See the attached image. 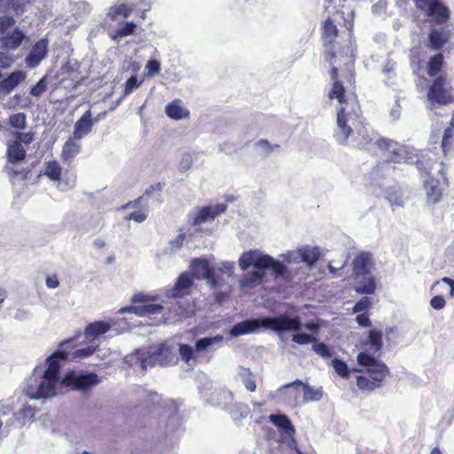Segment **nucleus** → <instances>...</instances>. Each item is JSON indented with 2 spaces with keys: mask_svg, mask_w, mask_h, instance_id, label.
I'll list each match as a JSON object with an SVG mask.
<instances>
[{
  "mask_svg": "<svg viewBox=\"0 0 454 454\" xmlns=\"http://www.w3.org/2000/svg\"><path fill=\"white\" fill-rule=\"evenodd\" d=\"M193 349L188 344H180L179 345V354L181 358L186 363L189 364L192 359L195 360L193 356Z\"/></svg>",
  "mask_w": 454,
  "mask_h": 454,
  "instance_id": "a18cd8bd",
  "label": "nucleus"
},
{
  "mask_svg": "<svg viewBox=\"0 0 454 454\" xmlns=\"http://www.w3.org/2000/svg\"><path fill=\"white\" fill-rule=\"evenodd\" d=\"M444 65V56L442 52H437L429 58L427 65V73L430 77H436L442 71Z\"/></svg>",
  "mask_w": 454,
  "mask_h": 454,
  "instance_id": "cd10ccee",
  "label": "nucleus"
},
{
  "mask_svg": "<svg viewBox=\"0 0 454 454\" xmlns=\"http://www.w3.org/2000/svg\"><path fill=\"white\" fill-rule=\"evenodd\" d=\"M228 297V294L227 293H223V292H218L215 294V301L217 302V303H222Z\"/></svg>",
  "mask_w": 454,
  "mask_h": 454,
  "instance_id": "774afa93",
  "label": "nucleus"
},
{
  "mask_svg": "<svg viewBox=\"0 0 454 454\" xmlns=\"http://www.w3.org/2000/svg\"><path fill=\"white\" fill-rule=\"evenodd\" d=\"M193 284V275L189 271L182 272L177 278L174 286L168 291V295L172 298H183L190 294Z\"/></svg>",
  "mask_w": 454,
  "mask_h": 454,
  "instance_id": "4468645a",
  "label": "nucleus"
},
{
  "mask_svg": "<svg viewBox=\"0 0 454 454\" xmlns=\"http://www.w3.org/2000/svg\"><path fill=\"white\" fill-rule=\"evenodd\" d=\"M417 167L421 177L430 176L432 170L436 168L437 173L442 176L443 184L449 186V180L446 176L445 164L432 158L427 153L416 150L412 163Z\"/></svg>",
  "mask_w": 454,
  "mask_h": 454,
  "instance_id": "6e6552de",
  "label": "nucleus"
},
{
  "mask_svg": "<svg viewBox=\"0 0 454 454\" xmlns=\"http://www.w3.org/2000/svg\"><path fill=\"white\" fill-rule=\"evenodd\" d=\"M260 327H262V319H247L236 324L231 330L232 336H239L256 332Z\"/></svg>",
  "mask_w": 454,
  "mask_h": 454,
  "instance_id": "5701e85b",
  "label": "nucleus"
},
{
  "mask_svg": "<svg viewBox=\"0 0 454 454\" xmlns=\"http://www.w3.org/2000/svg\"><path fill=\"white\" fill-rule=\"evenodd\" d=\"M33 140L34 134L32 132H17V140L15 142H20V145H29Z\"/></svg>",
  "mask_w": 454,
  "mask_h": 454,
  "instance_id": "5fc2aeb1",
  "label": "nucleus"
},
{
  "mask_svg": "<svg viewBox=\"0 0 454 454\" xmlns=\"http://www.w3.org/2000/svg\"><path fill=\"white\" fill-rule=\"evenodd\" d=\"M145 68L147 70L148 75H155L160 70V63L157 59H150L147 62Z\"/></svg>",
  "mask_w": 454,
  "mask_h": 454,
  "instance_id": "3c124183",
  "label": "nucleus"
},
{
  "mask_svg": "<svg viewBox=\"0 0 454 454\" xmlns=\"http://www.w3.org/2000/svg\"><path fill=\"white\" fill-rule=\"evenodd\" d=\"M48 52V41L47 39H40L37 41L30 50V52L26 57V64L28 67H36L41 61L46 57Z\"/></svg>",
  "mask_w": 454,
  "mask_h": 454,
  "instance_id": "f3484780",
  "label": "nucleus"
},
{
  "mask_svg": "<svg viewBox=\"0 0 454 454\" xmlns=\"http://www.w3.org/2000/svg\"><path fill=\"white\" fill-rule=\"evenodd\" d=\"M292 340L300 345H306L310 342H316L317 339L308 333H295L293 334Z\"/></svg>",
  "mask_w": 454,
  "mask_h": 454,
  "instance_id": "49530a36",
  "label": "nucleus"
},
{
  "mask_svg": "<svg viewBox=\"0 0 454 454\" xmlns=\"http://www.w3.org/2000/svg\"><path fill=\"white\" fill-rule=\"evenodd\" d=\"M15 24V20L10 16L0 17V34L4 35Z\"/></svg>",
  "mask_w": 454,
  "mask_h": 454,
  "instance_id": "de8ad7c7",
  "label": "nucleus"
},
{
  "mask_svg": "<svg viewBox=\"0 0 454 454\" xmlns=\"http://www.w3.org/2000/svg\"><path fill=\"white\" fill-rule=\"evenodd\" d=\"M93 128L92 113L88 109L74 123L73 137L81 139L90 134Z\"/></svg>",
  "mask_w": 454,
  "mask_h": 454,
  "instance_id": "412c9836",
  "label": "nucleus"
},
{
  "mask_svg": "<svg viewBox=\"0 0 454 454\" xmlns=\"http://www.w3.org/2000/svg\"><path fill=\"white\" fill-rule=\"evenodd\" d=\"M372 306V302L369 297L361 298L354 306V312H363L367 311L368 309Z\"/></svg>",
  "mask_w": 454,
  "mask_h": 454,
  "instance_id": "09e8293b",
  "label": "nucleus"
},
{
  "mask_svg": "<svg viewBox=\"0 0 454 454\" xmlns=\"http://www.w3.org/2000/svg\"><path fill=\"white\" fill-rule=\"evenodd\" d=\"M165 186V184L164 183H156V184H153L152 185H150L145 192L144 195L145 196H147V197H150V196H153L154 193H160L163 187Z\"/></svg>",
  "mask_w": 454,
  "mask_h": 454,
  "instance_id": "6e6d98bb",
  "label": "nucleus"
},
{
  "mask_svg": "<svg viewBox=\"0 0 454 454\" xmlns=\"http://www.w3.org/2000/svg\"><path fill=\"white\" fill-rule=\"evenodd\" d=\"M256 145L262 148L265 153H270L274 149H278L279 145H271L267 139H260L256 142Z\"/></svg>",
  "mask_w": 454,
  "mask_h": 454,
  "instance_id": "864d4df0",
  "label": "nucleus"
},
{
  "mask_svg": "<svg viewBox=\"0 0 454 454\" xmlns=\"http://www.w3.org/2000/svg\"><path fill=\"white\" fill-rule=\"evenodd\" d=\"M100 382L98 375L95 372L78 373L74 371L67 372L62 384L72 390L87 392Z\"/></svg>",
  "mask_w": 454,
  "mask_h": 454,
  "instance_id": "1a4fd4ad",
  "label": "nucleus"
},
{
  "mask_svg": "<svg viewBox=\"0 0 454 454\" xmlns=\"http://www.w3.org/2000/svg\"><path fill=\"white\" fill-rule=\"evenodd\" d=\"M376 145L380 150L389 153L387 158V162L411 164L413 157H415V148L398 145L388 138L381 137L377 140Z\"/></svg>",
  "mask_w": 454,
  "mask_h": 454,
  "instance_id": "423d86ee",
  "label": "nucleus"
},
{
  "mask_svg": "<svg viewBox=\"0 0 454 454\" xmlns=\"http://www.w3.org/2000/svg\"><path fill=\"white\" fill-rule=\"evenodd\" d=\"M137 25L130 21L126 22L121 27L116 29L115 31L110 34V36L113 40H117L120 37L128 36L133 35L135 33V29Z\"/></svg>",
  "mask_w": 454,
  "mask_h": 454,
  "instance_id": "4c0bfd02",
  "label": "nucleus"
},
{
  "mask_svg": "<svg viewBox=\"0 0 454 454\" xmlns=\"http://www.w3.org/2000/svg\"><path fill=\"white\" fill-rule=\"evenodd\" d=\"M59 285L58 277L56 275L48 276L46 278V286L48 288H56Z\"/></svg>",
  "mask_w": 454,
  "mask_h": 454,
  "instance_id": "0e129e2a",
  "label": "nucleus"
},
{
  "mask_svg": "<svg viewBox=\"0 0 454 454\" xmlns=\"http://www.w3.org/2000/svg\"><path fill=\"white\" fill-rule=\"evenodd\" d=\"M146 214L143 211H136L130 213L126 219L127 220H134L137 223H142L146 219Z\"/></svg>",
  "mask_w": 454,
  "mask_h": 454,
  "instance_id": "680f3d73",
  "label": "nucleus"
},
{
  "mask_svg": "<svg viewBox=\"0 0 454 454\" xmlns=\"http://www.w3.org/2000/svg\"><path fill=\"white\" fill-rule=\"evenodd\" d=\"M139 85L140 82H138L137 77L136 75L130 76L125 82L124 94H129L133 91L134 89L137 88Z\"/></svg>",
  "mask_w": 454,
  "mask_h": 454,
  "instance_id": "603ef678",
  "label": "nucleus"
},
{
  "mask_svg": "<svg viewBox=\"0 0 454 454\" xmlns=\"http://www.w3.org/2000/svg\"><path fill=\"white\" fill-rule=\"evenodd\" d=\"M244 386L250 392H254L256 389V383L253 377L246 378L244 380Z\"/></svg>",
  "mask_w": 454,
  "mask_h": 454,
  "instance_id": "e2e57ef3",
  "label": "nucleus"
},
{
  "mask_svg": "<svg viewBox=\"0 0 454 454\" xmlns=\"http://www.w3.org/2000/svg\"><path fill=\"white\" fill-rule=\"evenodd\" d=\"M301 320L298 317H289L282 314L276 317H263L262 327L270 329L276 333L284 331H299L301 329Z\"/></svg>",
  "mask_w": 454,
  "mask_h": 454,
  "instance_id": "9b49d317",
  "label": "nucleus"
},
{
  "mask_svg": "<svg viewBox=\"0 0 454 454\" xmlns=\"http://www.w3.org/2000/svg\"><path fill=\"white\" fill-rule=\"evenodd\" d=\"M312 349L323 358H329L333 355V352L331 350V348L324 342L314 343Z\"/></svg>",
  "mask_w": 454,
  "mask_h": 454,
  "instance_id": "37998d69",
  "label": "nucleus"
},
{
  "mask_svg": "<svg viewBox=\"0 0 454 454\" xmlns=\"http://www.w3.org/2000/svg\"><path fill=\"white\" fill-rule=\"evenodd\" d=\"M25 38L24 33L20 28H15L11 34L2 37V44L10 50L17 49Z\"/></svg>",
  "mask_w": 454,
  "mask_h": 454,
  "instance_id": "bb28decb",
  "label": "nucleus"
},
{
  "mask_svg": "<svg viewBox=\"0 0 454 454\" xmlns=\"http://www.w3.org/2000/svg\"><path fill=\"white\" fill-rule=\"evenodd\" d=\"M129 311L134 312L136 315L139 317H152L153 315L162 314L164 308L160 304H141L131 306L127 309Z\"/></svg>",
  "mask_w": 454,
  "mask_h": 454,
  "instance_id": "393cba45",
  "label": "nucleus"
},
{
  "mask_svg": "<svg viewBox=\"0 0 454 454\" xmlns=\"http://www.w3.org/2000/svg\"><path fill=\"white\" fill-rule=\"evenodd\" d=\"M68 353H67L64 349L62 342L60 343L57 351H55L48 359V367L45 370L44 373L47 378L51 379H59V369H60V361H68Z\"/></svg>",
  "mask_w": 454,
  "mask_h": 454,
  "instance_id": "dca6fc26",
  "label": "nucleus"
},
{
  "mask_svg": "<svg viewBox=\"0 0 454 454\" xmlns=\"http://www.w3.org/2000/svg\"><path fill=\"white\" fill-rule=\"evenodd\" d=\"M36 410L35 408L32 407L31 405L26 404L23 406V408L19 411V414L21 416V418L26 420H32L35 418ZM23 424H25V421H23Z\"/></svg>",
  "mask_w": 454,
  "mask_h": 454,
  "instance_id": "8fccbe9b",
  "label": "nucleus"
},
{
  "mask_svg": "<svg viewBox=\"0 0 454 454\" xmlns=\"http://www.w3.org/2000/svg\"><path fill=\"white\" fill-rule=\"evenodd\" d=\"M376 289V282L373 277H369L363 284L355 287L357 294H372Z\"/></svg>",
  "mask_w": 454,
  "mask_h": 454,
  "instance_id": "ea45409f",
  "label": "nucleus"
},
{
  "mask_svg": "<svg viewBox=\"0 0 454 454\" xmlns=\"http://www.w3.org/2000/svg\"><path fill=\"white\" fill-rule=\"evenodd\" d=\"M430 305L434 309H442L445 307L446 301L442 295H435L430 300Z\"/></svg>",
  "mask_w": 454,
  "mask_h": 454,
  "instance_id": "13d9d810",
  "label": "nucleus"
},
{
  "mask_svg": "<svg viewBox=\"0 0 454 454\" xmlns=\"http://www.w3.org/2000/svg\"><path fill=\"white\" fill-rule=\"evenodd\" d=\"M442 185L445 186L439 179L430 177L424 182V189L426 191V200L429 204L438 203L443 194Z\"/></svg>",
  "mask_w": 454,
  "mask_h": 454,
  "instance_id": "6ab92c4d",
  "label": "nucleus"
},
{
  "mask_svg": "<svg viewBox=\"0 0 454 454\" xmlns=\"http://www.w3.org/2000/svg\"><path fill=\"white\" fill-rule=\"evenodd\" d=\"M59 381V379H50L45 374L40 380L32 376L27 380L24 392L30 399L50 398L56 395Z\"/></svg>",
  "mask_w": 454,
  "mask_h": 454,
  "instance_id": "0eeeda50",
  "label": "nucleus"
},
{
  "mask_svg": "<svg viewBox=\"0 0 454 454\" xmlns=\"http://www.w3.org/2000/svg\"><path fill=\"white\" fill-rule=\"evenodd\" d=\"M192 273L193 278L207 279L212 286L219 285L218 278L215 276V270L206 259L196 258L192 262Z\"/></svg>",
  "mask_w": 454,
  "mask_h": 454,
  "instance_id": "ddd939ff",
  "label": "nucleus"
},
{
  "mask_svg": "<svg viewBox=\"0 0 454 454\" xmlns=\"http://www.w3.org/2000/svg\"><path fill=\"white\" fill-rule=\"evenodd\" d=\"M299 252L301 261L309 266L315 264L320 257V252L317 247H303Z\"/></svg>",
  "mask_w": 454,
  "mask_h": 454,
  "instance_id": "c9c22d12",
  "label": "nucleus"
},
{
  "mask_svg": "<svg viewBox=\"0 0 454 454\" xmlns=\"http://www.w3.org/2000/svg\"><path fill=\"white\" fill-rule=\"evenodd\" d=\"M26 114L24 113H18L9 117V124L16 129H24L26 127Z\"/></svg>",
  "mask_w": 454,
  "mask_h": 454,
  "instance_id": "c03bdc74",
  "label": "nucleus"
},
{
  "mask_svg": "<svg viewBox=\"0 0 454 454\" xmlns=\"http://www.w3.org/2000/svg\"><path fill=\"white\" fill-rule=\"evenodd\" d=\"M132 11L133 7L129 4H115L110 7L107 12V18L112 21H115L120 18L126 19L131 14Z\"/></svg>",
  "mask_w": 454,
  "mask_h": 454,
  "instance_id": "c85d7f7f",
  "label": "nucleus"
},
{
  "mask_svg": "<svg viewBox=\"0 0 454 454\" xmlns=\"http://www.w3.org/2000/svg\"><path fill=\"white\" fill-rule=\"evenodd\" d=\"M111 328V325L104 321H95L90 323L85 328V335L87 338L97 337L107 333Z\"/></svg>",
  "mask_w": 454,
  "mask_h": 454,
  "instance_id": "7c9ffc66",
  "label": "nucleus"
},
{
  "mask_svg": "<svg viewBox=\"0 0 454 454\" xmlns=\"http://www.w3.org/2000/svg\"><path fill=\"white\" fill-rule=\"evenodd\" d=\"M239 264L242 270H247L251 265L257 270L270 269L275 278H279L286 272V267L283 262L274 260L269 254H262L257 249L244 252L239 259Z\"/></svg>",
  "mask_w": 454,
  "mask_h": 454,
  "instance_id": "7ed1b4c3",
  "label": "nucleus"
},
{
  "mask_svg": "<svg viewBox=\"0 0 454 454\" xmlns=\"http://www.w3.org/2000/svg\"><path fill=\"white\" fill-rule=\"evenodd\" d=\"M172 348L165 343L150 348L147 356L142 359V366H168L176 364Z\"/></svg>",
  "mask_w": 454,
  "mask_h": 454,
  "instance_id": "9d476101",
  "label": "nucleus"
},
{
  "mask_svg": "<svg viewBox=\"0 0 454 454\" xmlns=\"http://www.w3.org/2000/svg\"><path fill=\"white\" fill-rule=\"evenodd\" d=\"M416 8L422 12L434 0H412Z\"/></svg>",
  "mask_w": 454,
  "mask_h": 454,
  "instance_id": "69168bd1",
  "label": "nucleus"
},
{
  "mask_svg": "<svg viewBox=\"0 0 454 454\" xmlns=\"http://www.w3.org/2000/svg\"><path fill=\"white\" fill-rule=\"evenodd\" d=\"M270 420L279 429L290 434L294 432V426L289 418L285 414H272Z\"/></svg>",
  "mask_w": 454,
  "mask_h": 454,
  "instance_id": "473e14b6",
  "label": "nucleus"
},
{
  "mask_svg": "<svg viewBox=\"0 0 454 454\" xmlns=\"http://www.w3.org/2000/svg\"><path fill=\"white\" fill-rule=\"evenodd\" d=\"M302 387L303 388V401L304 402H316L323 398L324 391L322 387L315 388L308 384L302 383L301 380H296L294 382L288 383L284 387Z\"/></svg>",
  "mask_w": 454,
  "mask_h": 454,
  "instance_id": "4be33fe9",
  "label": "nucleus"
},
{
  "mask_svg": "<svg viewBox=\"0 0 454 454\" xmlns=\"http://www.w3.org/2000/svg\"><path fill=\"white\" fill-rule=\"evenodd\" d=\"M263 276H264V274L262 272H261L260 270H254V271L250 272L246 277L245 283L247 285H248V284L254 283L256 281H261L262 279Z\"/></svg>",
  "mask_w": 454,
  "mask_h": 454,
  "instance_id": "4d7b16f0",
  "label": "nucleus"
},
{
  "mask_svg": "<svg viewBox=\"0 0 454 454\" xmlns=\"http://www.w3.org/2000/svg\"><path fill=\"white\" fill-rule=\"evenodd\" d=\"M81 146L74 142V138H68L63 145L61 158L64 161L73 160L80 153Z\"/></svg>",
  "mask_w": 454,
  "mask_h": 454,
  "instance_id": "2f4dec72",
  "label": "nucleus"
},
{
  "mask_svg": "<svg viewBox=\"0 0 454 454\" xmlns=\"http://www.w3.org/2000/svg\"><path fill=\"white\" fill-rule=\"evenodd\" d=\"M166 114L173 120H181L188 118L190 115L189 110L182 106L180 99H174L168 103L165 108Z\"/></svg>",
  "mask_w": 454,
  "mask_h": 454,
  "instance_id": "a878e982",
  "label": "nucleus"
},
{
  "mask_svg": "<svg viewBox=\"0 0 454 454\" xmlns=\"http://www.w3.org/2000/svg\"><path fill=\"white\" fill-rule=\"evenodd\" d=\"M332 366L333 367L335 372L341 378L348 379L350 377V370L343 360L339 358L333 359Z\"/></svg>",
  "mask_w": 454,
  "mask_h": 454,
  "instance_id": "58836bf2",
  "label": "nucleus"
},
{
  "mask_svg": "<svg viewBox=\"0 0 454 454\" xmlns=\"http://www.w3.org/2000/svg\"><path fill=\"white\" fill-rule=\"evenodd\" d=\"M155 298L149 296L145 294H137L132 297V302L133 303H143L147 304L148 302L154 301Z\"/></svg>",
  "mask_w": 454,
  "mask_h": 454,
  "instance_id": "bf43d9fd",
  "label": "nucleus"
},
{
  "mask_svg": "<svg viewBox=\"0 0 454 454\" xmlns=\"http://www.w3.org/2000/svg\"><path fill=\"white\" fill-rule=\"evenodd\" d=\"M48 87V79L47 76H43L35 85H34L30 89V94L33 97H41L46 90Z\"/></svg>",
  "mask_w": 454,
  "mask_h": 454,
  "instance_id": "79ce46f5",
  "label": "nucleus"
},
{
  "mask_svg": "<svg viewBox=\"0 0 454 454\" xmlns=\"http://www.w3.org/2000/svg\"><path fill=\"white\" fill-rule=\"evenodd\" d=\"M64 349L68 353V361L82 359L93 355L98 349L97 345H89L85 348H76L74 339H68L62 342Z\"/></svg>",
  "mask_w": 454,
  "mask_h": 454,
  "instance_id": "a211bd4d",
  "label": "nucleus"
},
{
  "mask_svg": "<svg viewBox=\"0 0 454 454\" xmlns=\"http://www.w3.org/2000/svg\"><path fill=\"white\" fill-rule=\"evenodd\" d=\"M343 20L340 23L336 18L328 17L321 24V40L324 47V56L326 62L331 65L329 71L330 79L333 82L328 92L329 99H336L340 105L337 111L336 137L340 144H346L348 138L353 133V129L348 124H363L364 119L357 97L347 98L346 89L339 79V68L334 66L337 57L347 55L349 51V43L353 35L354 19L353 14L345 18L343 12H337Z\"/></svg>",
  "mask_w": 454,
  "mask_h": 454,
  "instance_id": "f257e3e1",
  "label": "nucleus"
},
{
  "mask_svg": "<svg viewBox=\"0 0 454 454\" xmlns=\"http://www.w3.org/2000/svg\"><path fill=\"white\" fill-rule=\"evenodd\" d=\"M441 148L444 156H447L454 148V129L446 128L443 131Z\"/></svg>",
  "mask_w": 454,
  "mask_h": 454,
  "instance_id": "f704fd0d",
  "label": "nucleus"
},
{
  "mask_svg": "<svg viewBox=\"0 0 454 454\" xmlns=\"http://www.w3.org/2000/svg\"><path fill=\"white\" fill-rule=\"evenodd\" d=\"M14 63V59L6 52L0 51V98L9 95L27 78L26 72L15 70L3 79L2 70L10 68Z\"/></svg>",
  "mask_w": 454,
  "mask_h": 454,
  "instance_id": "20e7f679",
  "label": "nucleus"
},
{
  "mask_svg": "<svg viewBox=\"0 0 454 454\" xmlns=\"http://www.w3.org/2000/svg\"><path fill=\"white\" fill-rule=\"evenodd\" d=\"M364 345H369L374 353L380 351L383 347L382 333L375 329L371 330Z\"/></svg>",
  "mask_w": 454,
  "mask_h": 454,
  "instance_id": "72a5a7b5",
  "label": "nucleus"
},
{
  "mask_svg": "<svg viewBox=\"0 0 454 454\" xmlns=\"http://www.w3.org/2000/svg\"><path fill=\"white\" fill-rule=\"evenodd\" d=\"M226 209L227 206L224 203L202 207L193 216L192 223V225H200L201 223L213 221L215 217L223 214Z\"/></svg>",
  "mask_w": 454,
  "mask_h": 454,
  "instance_id": "2eb2a0df",
  "label": "nucleus"
},
{
  "mask_svg": "<svg viewBox=\"0 0 454 454\" xmlns=\"http://www.w3.org/2000/svg\"><path fill=\"white\" fill-rule=\"evenodd\" d=\"M422 12L435 25H444L450 19V10L442 0H434Z\"/></svg>",
  "mask_w": 454,
  "mask_h": 454,
  "instance_id": "f8f14e48",
  "label": "nucleus"
},
{
  "mask_svg": "<svg viewBox=\"0 0 454 454\" xmlns=\"http://www.w3.org/2000/svg\"><path fill=\"white\" fill-rule=\"evenodd\" d=\"M185 239V234H179L174 240L171 241L172 247L181 248Z\"/></svg>",
  "mask_w": 454,
  "mask_h": 454,
  "instance_id": "338daca9",
  "label": "nucleus"
},
{
  "mask_svg": "<svg viewBox=\"0 0 454 454\" xmlns=\"http://www.w3.org/2000/svg\"><path fill=\"white\" fill-rule=\"evenodd\" d=\"M427 97L433 105L447 106L454 103V89L448 83L446 74H440L433 80Z\"/></svg>",
  "mask_w": 454,
  "mask_h": 454,
  "instance_id": "39448f33",
  "label": "nucleus"
},
{
  "mask_svg": "<svg viewBox=\"0 0 454 454\" xmlns=\"http://www.w3.org/2000/svg\"><path fill=\"white\" fill-rule=\"evenodd\" d=\"M62 168L59 162L51 160L46 163L44 175L53 181H59L61 179Z\"/></svg>",
  "mask_w": 454,
  "mask_h": 454,
  "instance_id": "e433bc0d",
  "label": "nucleus"
},
{
  "mask_svg": "<svg viewBox=\"0 0 454 454\" xmlns=\"http://www.w3.org/2000/svg\"><path fill=\"white\" fill-rule=\"evenodd\" d=\"M372 258L369 253H361L353 261V271L356 277L365 276L370 273Z\"/></svg>",
  "mask_w": 454,
  "mask_h": 454,
  "instance_id": "b1692460",
  "label": "nucleus"
},
{
  "mask_svg": "<svg viewBox=\"0 0 454 454\" xmlns=\"http://www.w3.org/2000/svg\"><path fill=\"white\" fill-rule=\"evenodd\" d=\"M356 321L360 326L369 327L372 325L369 315L366 312L358 314L356 317Z\"/></svg>",
  "mask_w": 454,
  "mask_h": 454,
  "instance_id": "052dcab7",
  "label": "nucleus"
},
{
  "mask_svg": "<svg viewBox=\"0 0 454 454\" xmlns=\"http://www.w3.org/2000/svg\"><path fill=\"white\" fill-rule=\"evenodd\" d=\"M450 30L443 27L433 28L427 36V46L435 51L441 50L450 41Z\"/></svg>",
  "mask_w": 454,
  "mask_h": 454,
  "instance_id": "aec40b11",
  "label": "nucleus"
},
{
  "mask_svg": "<svg viewBox=\"0 0 454 454\" xmlns=\"http://www.w3.org/2000/svg\"><path fill=\"white\" fill-rule=\"evenodd\" d=\"M356 360L359 365L366 367V372L371 375L372 380L365 376L356 377V386L361 390H374L382 386L386 377L389 374L387 364L377 360L366 352H360Z\"/></svg>",
  "mask_w": 454,
  "mask_h": 454,
  "instance_id": "f03ea898",
  "label": "nucleus"
},
{
  "mask_svg": "<svg viewBox=\"0 0 454 454\" xmlns=\"http://www.w3.org/2000/svg\"><path fill=\"white\" fill-rule=\"evenodd\" d=\"M8 160L12 163H17L26 158V150L20 145V142H12L9 144L7 149Z\"/></svg>",
  "mask_w": 454,
  "mask_h": 454,
  "instance_id": "c756f323",
  "label": "nucleus"
},
{
  "mask_svg": "<svg viewBox=\"0 0 454 454\" xmlns=\"http://www.w3.org/2000/svg\"><path fill=\"white\" fill-rule=\"evenodd\" d=\"M223 340V337L221 335H216L215 337H206L201 338L198 340L195 343V349L198 352L205 351L207 349L208 347L213 345L215 342H219Z\"/></svg>",
  "mask_w": 454,
  "mask_h": 454,
  "instance_id": "a19ab883",
  "label": "nucleus"
}]
</instances>
